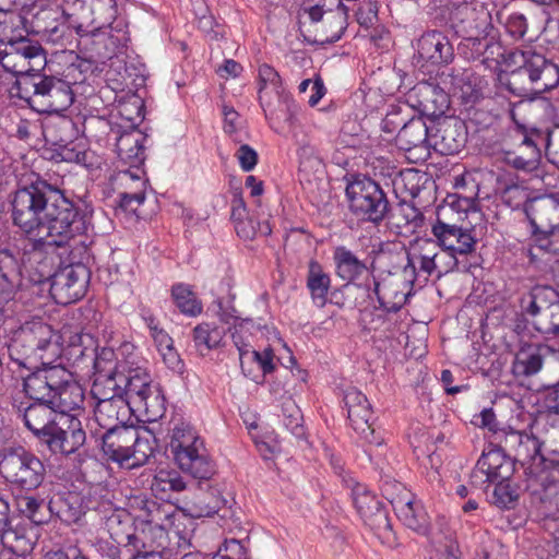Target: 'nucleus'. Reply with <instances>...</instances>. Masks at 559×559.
Segmentation results:
<instances>
[{"mask_svg": "<svg viewBox=\"0 0 559 559\" xmlns=\"http://www.w3.org/2000/svg\"><path fill=\"white\" fill-rule=\"evenodd\" d=\"M21 285V271L16 254L0 252V295L10 299Z\"/></svg>", "mask_w": 559, "mask_h": 559, "instance_id": "nucleus-41", "label": "nucleus"}, {"mask_svg": "<svg viewBox=\"0 0 559 559\" xmlns=\"http://www.w3.org/2000/svg\"><path fill=\"white\" fill-rule=\"evenodd\" d=\"M431 234L444 253H449L459 259H465L469 253L475 251L477 240L473 236L472 230L437 218L431 227Z\"/></svg>", "mask_w": 559, "mask_h": 559, "instance_id": "nucleus-22", "label": "nucleus"}, {"mask_svg": "<svg viewBox=\"0 0 559 559\" xmlns=\"http://www.w3.org/2000/svg\"><path fill=\"white\" fill-rule=\"evenodd\" d=\"M353 502L360 518L379 537L388 538L392 527L382 502L364 485L353 488Z\"/></svg>", "mask_w": 559, "mask_h": 559, "instance_id": "nucleus-21", "label": "nucleus"}, {"mask_svg": "<svg viewBox=\"0 0 559 559\" xmlns=\"http://www.w3.org/2000/svg\"><path fill=\"white\" fill-rule=\"evenodd\" d=\"M441 250L438 241L431 238H418L411 247V251H386L380 250V258L386 259L393 264L396 271L403 267V273L414 280L416 274V263L419 264V271L430 276L437 267L436 257Z\"/></svg>", "mask_w": 559, "mask_h": 559, "instance_id": "nucleus-13", "label": "nucleus"}, {"mask_svg": "<svg viewBox=\"0 0 559 559\" xmlns=\"http://www.w3.org/2000/svg\"><path fill=\"white\" fill-rule=\"evenodd\" d=\"M79 21H71L70 26L75 32L92 33L98 28L109 27L118 14L116 0H85Z\"/></svg>", "mask_w": 559, "mask_h": 559, "instance_id": "nucleus-31", "label": "nucleus"}, {"mask_svg": "<svg viewBox=\"0 0 559 559\" xmlns=\"http://www.w3.org/2000/svg\"><path fill=\"white\" fill-rule=\"evenodd\" d=\"M515 471L514 460L506 454L502 448L492 447L484 451L475 468L471 473L474 486L484 483L511 479Z\"/></svg>", "mask_w": 559, "mask_h": 559, "instance_id": "nucleus-20", "label": "nucleus"}, {"mask_svg": "<svg viewBox=\"0 0 559 559\" xmlns=\"http://www.w3.org/2000/svg\"><path fill=\"white\" fill-rule=\"evenodd\" d=\"M409 276L396 275L390 270L385 276L374 281L373 294L377 297L379 307L386 312H397L406 304L409 295V284L413 283Z\"/></svg>", "mask_w": 559, "mask_h": 559, "instance_id": "nucleus-26", "label": "nucleus"}, {"mask_svg": "<svg viewBox=\"0 0 559 559\" xmlns=\"http://www.w3.org/2000/svg\"><path fill=\"white\" fill-rule=\"evenodd\" d=\"M225 502L226 500L221 496L217 489H212L209 492H201L190 504L189 513L195 519L212 516L218 513Z\"/></svg>", "mask_w": 559, "mask_h": 559, "instance_id": "nucleus-49", "label": "nucleus"}, {"mask_svg": "<svg viewBox=\"0 0 559 559\" xmlns=\"http://www.w3.org/2000/svg\"><path fill=\"white\" fill-rule=\"evenodd\" d=\"M344 403L353 429L367 442H376L371 423L372 409L366 395L356 388H349L344 393Z\"/></svg>", "mask_w": 559, "mask_h": 559, "instance_id": "nucleus-28", "label": "nucleus"}, {"mask_svg": "<svg viewBox=\"0 0 559 559\" xmlns=\"http://www.w3.org/2000/svg\"><path fill=\"white\" fill-rule=\"evenodd\" d=\"M523 313L543 335L559 334V294L550 286H535L521 299Z\"/></svg>", "mask_w": 559, "mask_h": 559, "instance_id": "nucleus-9", "label": "nucleus"}, {"mask_svg": "<svg viewBox=\"0 0 559 559\" xmlns=\"http://www.w3.org/2000/svg\"><path fill=\"white\" fill-rule=\"evenodd\" d=\"M307 287L310 290L314 305L320 308L324 307L328 301L331 278L316 260H311L308 265Z\"/></svg>", "mask_w": 559, "mask_h": 559, "instance_id": "nucleus-42", "label": "nucleus"}, {"mask_svg": "<svg viewBox=\"0 0 559 559\" xmlns=\"http://www.w3.org/2000/svg\"><path fill=\"white\" fill-rule=\"evenodd\" d=\"M409 105L423 116L432 120L442 117L449 108L448 94L438 85L421 81L417 83L407 94Z\"/></svg>", "mask_w": 559, "mask_h": 559, "instance_id": "nucleus-25", "label": "nucleus"}, {"mask_svg": "<svg viewBox=\"0 0 559 559\" xmlns=\"http://www.w3.org/2000/svg\"><path fill=\"white\" fill-rule=\"evenodd\" d=\"M11 218L28 239L23 255L37 284L53 280L91 226L87 212L39 177L14 192Z\"/></svg>", "mask_w": 559, "mask_h": 559, "instance_id": "nucleus-1", "label": "nucleus"}, {"mask_svg": "<svg viewBox=\"0 0 559 559\" xmlns=\"http://www.w3.org/2000/svg\"><path fill=\"white\" fill-rule=\"evenodd\" d=\"M52 514L63 522L75 523L83 515L82 499L78 493L69 492L64 496H58L51 499Z\"/></svg>", "mask_w": 559, "mask_h": 559, "instance_id": "nucleus-47", "label": "nucleus"}, {"mask_svg": "<svg viewBox=\"0 0 559 559\" xmlns=\"http://www.w3.org/2000/svg\"><path fill=\"white\" fill-rule=\"evenodd\" d=\"M15 334L21 340L39 353L40 365L53 364L61 356V349L57 342H52L53 331L50 325L43 322H34L21 328Z\"/></svg>", "mask_w": 559, "mask_h": 559, "instance_id": "nucleus-27", "label": "nucleus"}, {"mask_svg": "<svg viewBox=\"0 0 559 559\" xmlns=\"http://www.w3.org/2000/svg\"><path fill=\"white\" fill-rule=\"evenodd\" d=\"M301 32L314 44H331L341 39L347 28L348 8L338 2L335 9H324L316 3L304 5L299 11Z\"/></svg>", "mask_w": 559, "mask_h": 559, "instance_id": "nucleus-7", "label": "nucleus"}, {"mask_svg": "<svg viewBox=\"0 0 559 559\" xmlns=\"http://www.w3.org/2000/svg\"><path fill=\"white\" fill-rule=\"evenodd\" d=\"M239 166L243 171H251L258 164V153L248 144H242L236 152Z\"/></svg>", "mask_w": 559, "mask_h": 559, "instance_id": "nucleus-63", "label": "nucleus"}, {"mask_svg": "<svg viewBox=\"0 0 559 559\" xmlns=\"http://www.w3.org/2000/svg\"><path fill=\"white\" fill-rule=\"evenodd\" d=\"M118 179L121 181V183L132 181L141 187L140 189H136L131 192L126 191L119 193L120 207L123 209L124 211L135 212L138 206H140L145 200V192L143 189L144 181L141 180L138 174H134L131 170L119 171Z\"/></svg>", "mask_w": 559, "mask_h": 559, "instance_id": "nucleus-50", "label": "nucleus"}, {"mask_svg": "<svg viewBox=\"0 0 559 559\" xmlns=\"http://www.w3.org/2000/svg\"><path fill=\"white\" fill-rule=\"evenodd\" d=\"M459 12L463 15L462 22L466 23L464 29L468 33L475 34V37L471 36L468 38V40L472 41L473 49L478 55H483L491 47V39L487 38L489 29L492 28L489 11L483 7L476 9L469 5H464Z\"/></svg>", "mask_w": 559, "mask_h": 559, "instance_id": "nucleus-32", "label": "nucleus"}, {"mask_svg": "<svg viewBox=\"0 0 559 559\" xmlns=\"http://www.w3.org/2000/svg\"><path fill=\"white\" fill-rule=\"evenodd\" d=\"M259 85L260 99H262L261 94L267 87H271L276 94H280L282 80L274 68L264 63L259 68Z\"/></svg>", "mask_w": 559, "mask_h": 559, "instance_id": "nucleus-60", "label": "nucleus"}, {"mask_svg": "<svg viewBox=\"0 0 559 559\" xmlns=\"http://www.w3.org/2000/svg\"><path fill=\"white\" fill-rule=\"evenodd\" d=\"M282 413L285 428L297 438L302 437V414L296 403L290 399L285 401L282 405Z\"/></svg>", "mask_w": 559, "mask_h": 559, "instance_id": "nucleus-57", "label": "nucleus"}, {"mask_svg": "<svg viewBox=\"0 0 559 559\" xmlns=\"http://www.w3.org/2000/svg\"><path fill=\"white\" fill-rule=\"evenodd\" d=\"M201 445H203V441L189 424L180 423L174 427L170 447L175 459L179 452L189 451Z\"/></svg>", "mask_w": 559, "mask_h": 559, "instance_id": "nucleus-53", "label": "nucleus"}, {"mask_svg": "<svg viewBox=\"0 0 559 559\" xmlns=\"http://www.w3.org/2000/svg\"><path fill=\"white\" fill-rule=\"evenodd\" d=\"M491 484L493 485V489L491 493H487V497L488 501L492 506L501 510H511L518 506L520 499V490L511 479L497 480L496 483Z\"/></svg>", "mask_w": 559, "mask_h": 559, "instance_id": "nucleus-48", "label": "nucleus"}, {"mask_svg": "<svg viewBox=\"0 0 559 559\" xmlns=\"http://www.w3.org/2000/svg\"><path fill=\"white\" fill-rule=\"evenodd\" d=\"M86 433L75 415L59 416L57 424L40 441L53 454L76 453L85 443Z\"/></svg>", "mask_w": 559, "mask_h": 559, "instance_id": "nucleus-16", "label": "nucleus"}, {"mask_svg": "<svg viewBox=\"0 0 559 559\" xmlns=\"http://www.w3.org/2000/svg\"><path fill=\"white\" fill-rule=\"evenodd\" d=\"M500 442L504 452L513 453L514 462L528 464L538 456L545 462V459L540 455L542 442L533 433L510 429L502 432Z\"/></svg>", "mask_w": 559, "mask_h": 559, "instance_id": "nucleus-33", "label": "nucleus"}, {"mask_svg": "<svg viewBox=\"0 0 559 559\" xmlns=\"http://www.w3.org/2000/svg\"><path fill=\"white\" fill-rule=\"evenodd\" d=\"M430 133L431 126H427L423 117H413L401 127L395 142L409 163H424L430 157Z\"/></svg>", "mask_w": 559, "mask_h": 559, "instance_id": "nucleus-15", "label": "nucleus"}, {"mask_svg": "<svg viewBox=\"0 0 559 559\" xmlns=\"http://www.w3.org/2000/svg\"><path fill=\"white\" fill-rule=\"evenodd\" d=\"M425 216L419 209L411 203L402 202L399 204L396 215V227L405 228L408 233H416L424 226Z\"/></svg>", "mask_w": 559, "mask_h": 559, "instance_id": "nucleus-56", "label": "nucleus"}, {"mask_svg": "<svg viewBox=\"0 0 559 559\" xmlns=\"http://www.w3.org/2000/svg\"><path fill=\"white\" fill-rule=\"evenodd\" d=\"M83 388L72 379L71 372L68 378H62V383L58 385L56 394L49 403L53 406L60 416H67L68 413L82 409L84 403Z\"/></svg>", "mask_w": 559, "mask_h": 559, "instance_id": "nucleus-37", "label": "nucleus"}, {"mask_svg": "<svg viewBox=\"0 0 559 559\" xmlns=\"http://www.w3.org/2000/svg\"><path fill=\"white\" fill-rule=\"evenodd\" d=\"M132 408L124 397L114 399L110 402L96 403L94 417L98 426L105 430L126 425Z\"/></svg>", "mask_w": 559, "mask_h": 559, "instance_id": "nucleus-38", "label": "nucleus"}, {"mask_svg": "<svg viewBox=\"0 0 559 559\" xmlns=\"http://www.w3.org/2000/svg\"><path fill=\"white\" fill-rule=\"evenodd\" d=\"M90 46L94 57L100 61L109 60L126 47L127 33L122 29L109 27L98 28L92 33L75 32Z\"/></svg>", "mask_w": 559, "mask_h": 559, "instance_id": "nucleus-30", "label": "nucleus"}, {"mask_svg": "<svg viewBox=\"0 0 559 559\" xmlns=\"http://www.w3.org/2000/svg\"><path fill=\"white\" fill-rule=\"evenodd\" d=\"M19 511L36 525L46 524L52 515L51 500L46 503L45 499L35 496H21L17 499Z\"/></svg>", "mask_w": 559, "mask_h": 559, "instance_id": "nucleus-43", "label": "nucleus"}, {"mask_svg": "<svg viewBox=\"0 0 559 559\" xmlns=\"http://www.w3.org/2000/svg\"><path fill=\"white\" fill-rule=\"evenodd\" d=\"M382 490L404 526L417 534L428 535L430 522L426 510L401 483L386 480Z\"/></svg>", "mask_w": 559, "mask_h": 559, "instance_id": "nucleus-14", "label": "nucleus"}, {"mask_svg": "<svg viewBox=\"0 0 559 559\" xmlns=\"http://www.w3.org/2000/svg\"><path fill=\"white\" fill-rule=\"evenodd\" d=\"M348 210L360 223L379 226L390 212V202L381 186L369 177H355L347 183Z\"/></svg>", "mask_w": 559, "mask_h": 559, "instance_id": "nucleus-6", "label": "nucleus"}, {"mask_svg": "<svg viewBox=\"0 0 559 559\" xmlns=\"http://www.w3.org/2000/svg\"><path fill=\"white\" fill-rule=\"evenodd\" d=\"M132 411L143 414L146 421H156L165 414V397L157 385H153L148 391L132 405Z\"/></svg>", "mask_w": 559, "mask_h": 559, "instance_id": "nucleus-45", "label": "nucleus"}, {"mask_svg": "<svg viewBox=\"0 0 559 559\" xmlns=\"http://www.w3.org/2000/svg\"><path fill=\"white\" fill-rule=\"evenodd\" d=\"M414 47L416 49L414 58L420 67H445L455 57L453 44L448 35L437 29L423 33L416 39Z\"/></svg>", "mask_w": 559, "mask_h": 559, "instance_id": "nucleus-17", "label": "nucleus"}, {"mask_svg": "<svg viewBox=\"0 0 559 559\" xmlns=\"http://www.w3.org/2000/svg\"><path fill=\"white\" fill-rule=\"evenodd\" d=\"M15 95L39 114H59L74 102V93L63 79L40 73L15 81Z\"/></svg>", "mask_w": 559, "mask_h": 559, "instance_id": "nucleus-3", "label": "nucleus"}, {"mask_svg": "<svg viewBox=\"0 0 559 559\" xmlns=\"http://www.w3.org/2000/svg\"><path fill=\"white\" fill-rule=\"evenodd\" d=\"M175 460L181 471L195 479L209 480L215 474V464L209 457L204 445L179 452Z\"/></svg>", "mask_w": 559, "mask_h": 559, "instance_id": "nucleus-36", "label": "nucleus"}, {"mask_svg": "<svg viewBox=\"0 0 559 559\" xmlns=\"http://www.w3.org/2000/svg\"><path fill=\"white\" fill-rule=\"evenodd\" d=\"M64 377H69V371L61 364L37 365L23 377V390L31 400L49 403Z\"/></svg>", "mask_w": 559, "mask_h": 559, "instance_id": "nucleus-18", "label": "nucleus"}, {"mask_svg": "<svg viewBox=\"0 0 559 559\" xmlns=\"http://www.w3.org/2000/svg\"><path fill=\"white\" fill-rule=\"evenodd\" d=\"M543 145L545 146V155L547 159L559 168V136L552 139L551 131L546 129L542 130Z\"/></svg>", "mask_w": 559, "mask_h": 559, "instance_id": "nucleus-64", "label": "nucleus"}, {"mask_svg": "<svg viewBox=\"0 0 559 559\" xmlns=\"http://www.w3.org/2000/svg\"><path fill=\"white\" fill-rule=\"evenodd\" d=\"M13 408L25 427L41 441L50 429L57 424L58 415L53 406L46 401L13 402Z\"/></svg>", "mask_w": 559, "mask_h": 559, "instance_id": "nucleus-24", "label": "nucleus"}, {"mask_svg": "<svg viewBox=\"0 0 559 559\" xmlns=\"http://www.w3.org/2000/svg\"><path fill=\"white\" fill-rule=\"evenodd\" d=\"M114 355L111 349L102 348L97 350L96 348L91 350V354H86V357L93 361L95 380H100V384L106 386V389L119 393V396L123 397V382L120 381V376H123V372L116 370Z\"/></svg>", "mask_w": 559, "mask_h": 559, "instance_id": "nucleus-34", "label": "nucleus"}, {"mask_svg": "<svg viewBox=\"0 0 559 559\" xmlns=\"http://www.w3.org/2000/svg\"><path fill=\"white\" fill-rule=\"evenodd\" d=\"M144 509L146 511V519L143 525L133 535H128L126 546L132 548V554H162L168 538V533L163 522L169 519V513L164 511L156 501H145Z\"/></svg>", "mask_w": 559, "mask_h": 559, "instance_id": "nucleus-11", "label": "nucleus"}, {"mask_svg": "<svg viewBox=\"0 0 559 559\" xmlns=\"http://www.w3.org/2000/svg\"><path fill=\"white\" fill-rule=\"evenodd\" d=\"M8 353L12 361L27 370L40 365L39 353L34 352V348L24 343L17 334H14L8 345Z\"/></svg>", "mask_w": 559, "mask_h": 559, "instance_id": "nucleus-52", "label": "nucleus"}, {"mask_svg": "<svg viewBox=\"0 0 559 559\" xmlns=\"http://www.w3.org/2000/svg\"><path fill=\"white\" fill-rule=\"evenodd\" d=\"M431 122V148L441 155L461 152L468 134L465 122L455 116H442Z\"/></svg>", "mask_w": 559, "mask_h": 559, "instance_id": "nucleus-19", "label": "nucleus"}, {"mask_svg": "<svg viewBox=\"0 0 559 559\" xmlns=\"http://www.w3.org/2000/svg\"><path fill=\"white\" fill-rule=\"evenodd\" d=\"M146 135L136 128L122 131L116 139L118 158L131 168H139L145 160Z\"/></svg>", "mask_w": 559, "mask_h": 559, "instance_id": "nucleus-35", "label": "nucleus"}, {"mask_svg": "<svg viewBox=\"0 0 559 559\" xmlns=\"http://www.w3.org/2000/svg\"><path fill=\"white\" fill-rule=\"evenodd\" d=\"M521 64L500 76L501 84L518 97L533 98L559 84V66L533 50L520 53Z\"/></svg>", "mask_w": 559, "mask_h": 559, "instance_id": "nucleus-2", "label": "nucleus"}, {"mask_svg": "<svg viewBox=\"0 0 559 559\" xmlns=\"http://www.w3.org/2000/svg\"><path fill=\"white\" fill-rule=\"evenodd\" d=\"M120 381L123 382V397L128 402L129 406L135 403V400H140L154 384L152 383L151 377L141 370H132L128 374L123 373L120 376Z\"/></svg>", "mask_w": 559, "mask_h": 559, "instance_id": "nucleus-44", "label": "nucleus"}, {"mask_svg": "<svg viewBox=\"0 0 559 559\" xmlns=\"http://www.w3.org/2000/svg\"><path fill=\"white\" fill-rule=\"evenodd\" d=\"M174 305L188 317L201 314L203 306L192 288L183 283L173 285L170 290Z\"/></svg>", "mask_w": 559, "mask_h": 559, "instance_id": "nucleus-46", "label": "nucleus"}, {"mask_svg": "<svg viewBox=\"0 0 559 559\" xmlns=\"http://www.w3.org/2000/svg\"><path fill=\"white\" fill-rule=\"evenodd\" d=\"M217 559H250V556L240 540L231 538L219 547Z\"/></svg>", "mask_w": 559, "mask_h": 559, "instance_id": "nucleus-62", "label": "nucleus"}, {"mask_svg": "<svg viewBox=\"0 0 559 559\" xmlns=\"http://www.w3.org/2000/svg\"><path fill=\"white\" fill-rule=\"evenodd\" d=\"M524 212L532 228L542 233H559V193L527 199Z\"/></svg>", "mask_w": 559, "mask_h": 559, "instance_id": "nucleus-23", "label": "nucleus"}, {"mask_svg": "<svg viewBox=\"0 0 559 559\" xmlns=\"http://www.w3.org/2000/svg\"><path fill=\"white\" fill-rule=\"evenodd\" d=\"M187 488V484L180 474L176 471L160 469L152 481V490L160 495V499H169L168 492H181Z\"/></svg>", "mask_w": 559, "mask_h": 559, "instance_id": "nucleus-51", "label": "nucleus"}, {"mask_svg": "<svg viewBox=\"0 0 559 559\" xmlns=\"http://www.w3.org/2000/svg\"><path fill=\"white\" fill-rule=\"evenodd\" d=\"M559 355L546 344H526L522 346L514 356L511 372L519 380H526L538 374L547 358Z\"/></svg>", "mask_w": 559, "mask_h": 559, "instance_id": "nucleus-29", "label": "nucleus"}, {"mask_svg": "<svg viewBox=\"0 0 559 559\" xmlns=\"http://www.w3.org/2000/svg\"><path fill=\"white\" fill-rule=\"evenodd\" d=\"M100 450L108 461L128 469L145 465L154 452L151 438L128 425L105 430L100 436Z\"/></svg>", "mask_w": 559, "mask_h": 559, "instance_id": "nucleus-5", "label": "nucleus"}, {"mask_svg": "<svg viewBox=\"0 0 559 559\" xmlns=\"http://www.w3.org/2000/svg\"><path fill=\"white\" fill-rule=\"evenodd\" d=\"M91 242L87 234L82 235L50 282L49 292L57 304L69 305L84 297L91 276L85 265L91 258Z\"/></svg>", "mask_w": 559, "mask_h": 559, "instance_id": "nucleus-4", "label": "nucleus"}, {"mask_svg": "<svg viewBox=\"0 0 559 559\" xmlns=\"http://www.w3.org/2000/svg\"><path fill=\"white\" fill-rule=\"evenodd\" d=\"M154 342L156 343L158 350L162 353L164 360L171 367L180 362L178 355L174 352L171 337L163 330L159 329L152 334Z\"/></svg>", "mask_w": 559, "mask_h": 559, "instance_id": "nucleus-58", "label": "nucleus"}, {"mask_svg": "<svg viewBox=\"0 0 559 559\" xmlns=\"http://www.w3.org/2000/svg\"><path fill=\"white\" fill-rule=\"evenodd\" d=\"M542 130L530 131L516 128L509 132L506 144L511 147L503 150L506 163L516 170L532 173L536 170L542 160L540 146L543 145Z\"/></svg>", "mask_w": 559, "mask_h": 559, "instance_id": "nucleus-12", "label": "nucleus"}, {"mask_svg": "<svg viewBox=\"0 0 559 559\" xmlns=\"http://www.w3.org/2000/svg\"><path fill=\"white\" fill-rule=\"evenodd\" d=\"M436 271L440 276L443 273H448L451 271H467L468 265L465 260L455 258L449 253L437 254L436 257Z\"/></svg>", "mask_w": 559, "mask_h": 559, "instance_id": "nucleus-61", "label": "nucleus"}, {"mask_svg": "<svg viewBox=\"0 0 559 559\" xmlns=\"http://www.w3.org/2000/svg\"><path fill=\"white\" fill-rule=\"evenodd\" d=\"M226 328L219 322H201L192 331L195 348L201 355L223 345Z\"/></svg>", "mask_w": 559, "mask_h": 559, "instance_id": "nucleus-40", "label": "nucleus"}, {"mask_svg": "<svg viewBox=\"0 0 559 559\" xmlns=\"http://www.w3.org/2000/svg\"><path fill=\"white\" fill-rule=\"evenodd\" d=\"M400 181L403 189L408 192L412 198L419 197L424 189L433 185V181L427 173L414 168L401 171Z\"/></svg>", "mask_w": 559, "mask_h": 559, "instance_id": "nucleus-55", "label": "nucleus"}, {"mask_svg": "<svg viewBox=\"0 0 559 559\" xmlns=\"http://www.w3.org/2000/svg\"><path fill=\"white\" fill-rule=\"evenodd\" d=\"M46 51L43 46L28 37L0 43V64L16 80L33 76L46 66Z\"/></svg>", "mask_w": 559, "mask_h": 559, "instance_id": "nucleus-10", "label": "nucleus"}, {"mask_svg": "<svg viewBox=\"0 0 559 559\" xmlns=\"http://www.w3.org/2000/svg\"><path fill=\"white\" fill-rule=\"evenodd\" d=\"M333 261L336 275L347 283L359 280L368 271L366 262L345 246H338L334 249Z\"/></svg>", "mask_w": 559, "mask_h": 559, "instance_id": "nucleus-39", "label": "nucleus"}, {"mask_svg": "<svg viewBox=\"0 0 559 559\" xmlns=\"http://www.w3.org/2000/svg\"><path fill=\"white\" fill-rule=\"evenodd\" d=\"M131 528L130 515L124 511H114L105 520V530L116 543H121L123 538L128 540V535H133Z\"/></svg>", "mask_w": 559, "mask_h": 559, "instance_id": "nucleus-54", "label": "nucleus"}, {"mask_svg": "<svg viewBox=\"0 0 559 559\" xmlns=\"http://www.w3.org/2000/svg\"><path fill=\"white\" fill-rule=\"evenodd\" d=\"M378 1L364 0L359 2L358 8L356 10V21L360 26L369 28L378 22Z\"/></svg>", "mask_w": 559, "mask_h": 559, "instance_id": "nucleus-59", "label": "nucleus"}, {"mask_svg": "<svg viewBox=\"0 0 559 559\" xmlns=\"http://www.w3.org/2000/svg\"><path fill=\"white\" fill-rule=\"evenodd\" d=\"M0 473L11 485L31 491L44 483L46 466L33 452L23 447H15L3 450Z\"/></svg>", "mask_w": 559, "mask_h": 559, "instance_id": "nucleus-8", "label": "nucleus"}]
</instances>
